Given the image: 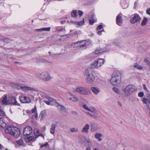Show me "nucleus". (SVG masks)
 <instances>
[{
    "label": "nucleus",
    "instance_id": "obj_1",
    "mask_svg": "<svg viewBox=\"0 0 150 150\" xmlns=\"http://www.w3.org/2000/svg\"><path fill=\"white\" fill-rule=\"evenodd\" d=\"M83 108L85 110L88 111L86 112V114L91 117H94L96 119L99 118L100 116L97 112V110L94 107L89 108L86 104H83Z\"/></svg>",
    "mask_w": 150,
    "mask_h": 150
},
{
    "label": "nucleus",
    "instance_id": "obj_2",
    "mask_svg": "<svg viewBox=\"0 0 150 150\" xmlns=\"http://www.w3.org/2000/svg\"><path fill=\"white\" fill-rule=\"evenodd\" d=\"M5 132L6 133L9 134L16 138H18L20 135V132L19 129L13 126H11L7 127Z\"/></svg>",
    "mask_w": 150,
    "mask_h": 150
},
{
    "label": "nucleus",
    "instance_id": "obj_3",
    "mask_svg": "<svg viewBox=\"0 0 150 150\" xmlns=\"http://www.w3.org/2000/svg\"><path fill=\"white\" fill-rule=\"evenodd\" d=\"M136 90V87L135 86L131 85H127L122 90L123 96L127 97L129 96Z\"/></svg>",
    "mask_w": 150,
    "mask_h": 150
},
{
    "label": "nucleus",
    "instance_id": "obj_4",
    "mask_svg": "<svg viewBox=\"0 0 150 150\" xmlns=\"http://www.w3.org/2000/svg\"><path fill=\"white\" fill-rule=\"evenodd\" d=\"M76 91L83 95H87L91 92L86 87L79 86L76 88L74 92Z\"/></svg>",
    "mask_w": 150,
    "mask_h": 150
},
{
    "label": "nucleus",
    "instance_id": "obj_5",
    "mask_svg": "<svg viewBox=\"0 0 150 150\" xmlns=\"http://www.w3.org/2000/svg\"><path fill=\"white\" fill-rule=\"evenodd\" d=\"M120 76L117 72H114L110 80L111 84L114 85H117L120 82Z\"/></svg>",
    "mask_w": 150,
    "mask_h": 150
},
{
    "label": "nucleus",
    "instance_id": "obj_6",
    "mask_svg": "<svg viewBox=\"0 0 150 150\" xmlns=\"http://www.w3.org/2000/svg\"><path fill=\"white\" fill-rule=\"evenodd\" d=\"M36 76L40 79L44 81H49L51 79L50 74L47 72H44L40 74H37Z\"/></svg>",
    "mask_w": 150,
    "mask_h": 150
},
{
    "label": "nucleus",
    "instance_id": "obj_7",
    "mask_svg": "<svg viewBox=\"0 0 150 150\" xmlns=\"http://www.w3.org/2000/svg\"><path fill=\"white\" fill-rule=\"evenodd\" d=\"M105 62L103 59H99L96 60L92 64H90V67L93 68H98L103 64Z\"/></svg>",
    "mask_w": 150,
    "mask_h": 150
},
{
    "label": "nucleus",
    "instance_id": "obj_8",
    "mask_svg": "<svg viewBox=\"0 0 150 150\" xmlns=\"http://www.w3.org/2000/svg\"><path fill=\"white\" fill-rule=\"evenodd\" d=\"M132 18L130 20V23L132 24H134L139 22L141 18L138 14L134 13L132 15Z\"/></svg>",
    "mask_w": 150,
    "mask_h": 150
},
{
    "label": "nucleus",
    "instance_id": "obj_9",
    "mask_svg": "<svg viewBox=\"0 0 150 150\" xmlns=\"http://www.w3.org/2000/svg\"><path fill=\"white\" fill-rule=\"evenodd\" d=\"M93 68L90 67V65L89 67L87 68L85 71V77L92 76H94V71L92 69Z\"/></svg>",
    "mask_w": 150,
    "mask_h": 150
},
{
    "label": "nucleus",
    "instance_id": "obj_10",
    "mask_svg": "<svg viewBox=\"0 0 150 150\" xmlns=\"http://www.w3.org/2000/svg\"><path fill=\"white\" fill-rule=\"evenodd\" d=\"M71 97L69 96L67 94H66V96L69 100L74 102H77L79 101L78 98L75 95L70 93H69Z\"/></svg>",
    "mask_w": 150,
    "mask_h": 150
},
{
    "label": "nucleus",
    "instance_id": "obj_11",
    "mask_svg": "<svg viewBox=\"0 0 150 150\" xmlns=\"http://www.w3.org/2000/svg\"><path fill=\"white\" fill-rule=\"evenodd\" d=\"M32 132V130L31 127L29 126H27L24 129L23 134L24 136H29Z\"/></svg>",
    "mask_w": 150,
    "mask_h": 150
},
{
    "label": "nucleus",
    "instance_id": "obj_12",
    "mask_svg": "<svg viewBox=\"0 0 150 150\" xmlns=\"http://www.w3.org/2000/svg\"><path fill=\"white\" fill-rule=\"evenodd\" d=\"M8 104H11L13 105H18L19 104L17 103L15 97L14 96L9 97L8 100Z\"/></svg>",
    "mask_w": 150,
    "mask_h": 150
},
{
    "label": "nucleus",
    "instance_id": "obj_13",
    "mask_svg": "<svg viewBox=\"0 0 150 150\" xmlns=\"http://www.w3.org/2000/svg\"><path fill=\"white\" fill-rule=\"evenodd\" d=\"M19 99L21 102L23 103H30L31 102L30 98L26 96H20Z\"/></svg>",
    "mask_w": 150,
    "mask_h": 150
},
{
    "label": "nucleus",
    "instance_id": "obj_14",
    "mask_svg": "<svg viewBox=\"0 0 150 150\" xmlns=\"http://www.w3.org/2000/svg\"><path fill=\"white\" fill-rule=\"evenodd\" d=\"M85 78L86 83L88 84H91L93 83L95 79V76H94L85 77Z\"/></svg>",
    "mask_w": 150,
    "mask_h": 150
},
{
    "label": "nucleus",
    "instance_id": "obj_15",
    "mask_svg": "<svg viewBox=\"0 0 150 150\" xmlns=\"http://www.w3.org/2000/svg\"><path fill=\"white\" fill-rule=\"evenodd\" d=\"M56 104L58 110L61 113H63L66 112V110L64 106L60 105L59 103L57 102H56Z\"/></svg>",
    "mask_w": 150,
    "mask_h": 150
},
{
    "label": "nucleus",
    "instance_id": "obj_16",
    "mask_svg": "<svg viewBox=\"0 0 150 150\" xmlns=\"http://www.w3.org/2000/svg\"><path fill=\"white\" fill-rule=\"evenodd\" d=\"M31 112L33 114L32 116V118L33 119H37L38 117V115L36 106H35L34 108L32 109Z\"/></svg>",
    "mask_w": 150,
    "mask_h": 150
},
{
    "label": "nucleus",
    "instance_id": "obj_17",
    "mask_svg": "<svg viewBox=\"0 0 150 150\" xmlns=\"http://www.w3.org/2000/svg\"><path fill=\"white\" fill-rule=\"evenodd\" d=\"M58 123V122H56L52 124L50 129V132L51 134H54L56 126H57V124Z\"/></svg>",
    "mask_w": 150,
    "mask_h": 150
},
{
    "label": "nucleus",
    "instance_id": "obj_18",
    "mask_svg": "<svg viewBox=\"0 0 150 150\" xmlns=\"http://www.w3.org/2000/svg\"><path fill=\"white\" fill-rule=\"evenodd\" d=\"M122 15V14H118L116 18V23L119 25H120V24H122L123 23V20Z\"/></svg>",
    "mask_w": 150,
    "mask_h": 150
},
{
    "label": "nucleus",
    "instance_id": "obj_19",
    "mask_svg": "<svg viewBox=\"0 0 150 150\" xmlns=\"http://www.w3.org/2000/svg\"><path fill=\"white\" fill-rule=\"evenodd\" d=\"M21 88L24 91H36V90L34 88L28 86H21Z\"/></svg>",
    "mask_w": 150,
    "mask_h": 150
},
{
    "label": "nucleus",
    "instance_id": "obj_20",
    "mask_svg": "<svg viewBox=\"0 0 150 150\" xmlns=\"http://www.w3.org/2000/svg\"><path fill=\"white\" fill-rule=\"evenodd\" d=\"M89 127V125L88 124H86L82 129L81 131V132L86 134L88 133Z\"/></svg>",
    "mask_w": 150,
    "mask_h": 150
},
{
    "label": "nucleus",
    "instance_id": "obj_21",
    "mask_svg": "<svg viewBox=\"0 0 150 150\" xmlns=\"http://www.w3.org/2000/svg\"><path fill=\"white\" fill-rule=\"evenodd\" d=\"M25 139L26 142L27 143H28L30 141H34L35 140L36 138L34 136H30L25 137Z\"/></svg>",
    "mask_w": 150,
    "mask_h": 150
},
{
    "label": "nucleus",
    "instance_id": "obj_22",
    "mask_svg": "<svg viewBox=\"0 0 150 150\" xmlns=\"http://www.w3.org/2000/svg\"><path fill=\"white\" fill-rule=\"evenodd\" d=\"M91 90L92 92L96 95H97L100 92L99 88L96 87H91Z\"/></svg>",
    "mask_w": 150,
    "mask_h": 150
},
{
    "label": "nucleus",
    "instance_id": "obj_23",
    "mask_svg": "<svg viewBox=\"0 0 150 150\" xmlns=\"http://www.w3.org/2000/svg\"><path fill=\"white\" fill-rule=\"evenodd\" d=\"M94 16L92 15L91 16L89 20V23L91 25H93V23L96 21V20L94 19Z\"/></svg>",
    "mask_w": 150,
    "mask_h": 150
},
{
    "label": "nucleus",
    "instance_id": "obj_24",
    "mask_svg": "<svg viewBox=\"0 0 150 150\" xmlns=\"http://www.w3.org/2000/svg\"><path fill=\"white\" fill-rule=\"evenodd\" d=\"M81 42H82L81 43L80 45H79L80 47H84L89 45V42H88L86 40L81 41Z\"/></svg>",
    "mask_w": 150,
    "mask_h": 150
},
{
    "label": "nucleus",
    "instance_id": "obj_25",
    "mask_svg": "<svg viewBox=\"0 0 150 150\" xmlns=\"http://www.w3.org/2000/svg\"><path fill=\"white\" fill-rule=\"evenodd\" d=\"M102 136V134L99 133H97L94 135L95 137L99 141H101L102 140V139L100 138V137Z\"/></svg>",
    "mask_w": 150,
    "mask_h": 150
},
{
    "label": "nucleus",
    "instance_id": "obj_26",
    "mask_svg": "<svg viewBox=\"0 0 150 150\" xmlns=\"http://www.w3.org/2000/svg\"><path fill=\"white\" fill-rule=\"evenodd\" d=\"M17 144L19 146H25V144L23 140L22 139H20L19 140L16 141Z\"/></svg>",
    "mask_w": 150,
    "mask_h": 150
},
{
    "label": "nucleus",
    "instance_id": "obj_27",
    "mask_svg": "<svg viewBox=\"0 0 150 150\" xmlns=\"http://www.w3.org/2000/svg\"><path fill=\"white\" fill-rule=\"evenodd\" d=\"M81 42L80 41L76 42L74 43H73L71 44V46L74 47H80V45L81 43Z\"/></svg>",
    "mask_w": 150,
    "mask_h": 150
},
{
    "label": "nucleus",
    "instance_id": "obj_28",
    "mask_svg": "<svg viewBox=\"0 0 150 150\" xmlns=\"http://www.w3.org/2000/svg\"><path fill=\"white\" fill-rule=\"evenodd\" d=\"M79 139L82 143L86 144L87 139H86L85 137L81 136L79 137Z\"/></svg>",
    "mask_w": 150,
    "mask_h": 150
},
{
    "label": "nucleus",
    "instance_id": "obj_29",
    "mask_svg": "<svg viewBox=\"0 0 150 150\" xmlns=\"http://www.w3.org/2000/svg\"><path fill=\"white\" fill-rule=\"evenodd\" d=\"M113 90L114 92H115V93H117L119 94L122 96H123V95H122V93H123L121 92L117 88H116L115 87H114L113 88Z\"/></svg>",
    "mask_w": 150,
    "mask_h": 150
},
{
    "label": "nucleus",
    "instance_id": "obj_30",
    "mask_svg": "<svg viewBox=\"0 0 150 150\" xmlns=\"http://www.w3.org/2000/svg\"><path fill=\"white\" fill-rule=\"evenodd\" d=\"M2 102L3 104L6 105H7L8 104V100L7 99V97L6 95H5L4 96L2 100Z\"/></svg>",
    "mask_w": 150,
    "mask_h": 150
},
{
    "label": "nucleus",
    "instance_id": "obj_31",
    "mask_svg": "<svg viewBox=\"0 0 150 150\" xmlns=\"http://www.w3.org/2000/svg\"><path fill=\"white\" fill-rule=\"evenodd\" d=\"M46 98L49 101L51 102H54L56 104V102H57L55 99L51 97L50 96H47L46 97Z\"/></svg>",
    "mask_w": 150,
    "mask_h": 150
},
{
    "label": "nucleus",
    "instance_id": "obj_32",
    "mask_svg": "<svg viewBox=\"0 0 150 150\" xmlns=\"http://www.w3.org/2000/svg\"><path fill=\"white\" fill-rule=\"evenodd\" d=\"M134 67L139 70H142L143 69V67L139 65L137 63H135L134 65Z\"/></svg>",
    "mask_w": 150,
    "mask_h": 150
},
{
    "label": "nucleus",
    "instance_id": "obj_33",
    "mask_svg": "<svg viewBox=\"0 0 150 150\" xmlns=\"http://www.w3.org/2000/svg\"><path fill=\"white\" fill-rule=\"evenodd\" d=\"M105 51L101 49H98L95 50V52L96 54H98L100 53H101Z\"/></svg>",
    "mask_w": 150,
    "mask_h": 150
},
{
    "label": "nucleus",
    "instance_id": "obj_34",
    "mask_svg": "<svg viewBox=\"0 0 150 150\" xmlns=\"http://www.w3.org/2000/svg\"><path fill=\"white\" fill-rule=\"evenodd\" d=\"M147 21V19L146 17H144V18L143 20H142V23H141V25L142 26H144L146 25Z\"/></svg>",
    "mask_w": 150,
    "mask_h": 150
},
{
    "label": "nucleus",
    "instance_id": "obj_35",
    "mask_svg": "<svg viewBox=\"0 0 150 150\" xmlns=\"http://www.w3.org/2000/svg\"><path fill=\"white\" fill-rule=\"evenodd\" d=\"M77 11L76 10H73L71 12V16L72 17L75 18L77 17V15L76 14Z\"/></svg>",
    "mask_w": 150,
    "mask_h": 150
},
{
    "label": "nucleus",
    "instance_id": "obj_36",
    "mask_svg": "<svg viewBox=\"0 0 150 150\" xmlns=\"http://www.w3.org/2000/svg\"><path fill=\"white\" fill-rule=\"evenodd\" d=\"M34 133L36 137V138H37L39 136V134H40L39 130L38 129H35L34 130Z\"/></svg>",
    "mask_w": 150,
    "mask_h": 150
},
{
    "label": "nucleus",
    "instance_id": "obj_37",
    "mask_svg": "<svg viewBox=\"0 0 150 150\" xmlns=\"http://www.w3.org/2000/svg\"><path fill=\"white\" fill-rule=\"evenodd\" d=\"M143 102L146 105V106L147 107L148 105H149L148 104L150 102L149 100L146 98H144L142 100Z\"/></svg>",
    "mask_w": 150,
    "mask_h": 150
},
{
    "label": "nucleus",
    "instance_id": "obj_38",
    "mask_svg": "<svg viewBox=\"0 0 150 150\" xmlns=\"http://www.w3.org/2000/svg\"><path fill=\"white\" fill-rule=\"evenodd\" d=\"M98 129L97 126L92 125L91 126V131L93 132H94L96 131Z\"/></svg>",
    "mask_w": 150,
    "mask_h": 150
},
{
    "label": "nucleus",
    "instance_id": "obj_39",
    "mask_svg": "<svg viewBox=\"0 0 150 150\" xmlns=\"http://www.w3.org/2000/svg\"><path fill=\"white\" fill-rule=\"evenodd\" d=\"M76 24L79 25V26L83 25L84 23V19H83V21H80L79 22H74Z\"/></svg>",
    "mask_w": 150,
    "mask_h": 150
},
{
    "label": "nucleus",
    "instance_id": "obj_40",
    "mask_svg": "<svg viewBox=\"0 0 150 150\" xmlns=\"http://www.w3.org/2000/svg\"><path fill=\"white\" fill-rule=\"evenodd\" d=\"M0 116H5V113L4 111L1 109V107L0 106Z\"/></svg>",
    "mask_w": 150,
    "mask_h": 150
},
{
    "label": "nucleus",
    "instance_id": "obj_41",
    "mask_svg": "<svg viewBox=\"0 0 150 150\" xmlns=\"http://www.w3.org/2000/svg\"><path fill=\"white\" fill-rule=\"evenodd\" d=\"M41 29H42V30L43 31H49L50 30V27L43 28H42Z\"/></svg>",
    "mask_w": 150,
    "mask_h": 150
},
{
    "label": "nucleus",
    "instance_id": "obj_42",
    "mask_svg": "<svg viewBox=\"0 0 150 150\" xmlns=\"http://www.w3.org/2000/svg\"><path fill=\"white\" fill-rule=\"evenodd\" d=\"M70 131L71 132H78V129L77 128H73L70 129Z\"/></svg>",
    "mask_w": 150,
    "mask_h": 150
},
{
    "label": "nucleus",
    "instance_id": "obj_43",
    "mask_svg": "<svg viewBox=\"0 0 150 150\" xmlns=\"http://www.w3.org/2000/svg\"><path fill=\"white\" fill-rule=\"evenodd\" d=\"M40 148H42L43 147H47V146L48 145V143L47 142H46L44 144H40Z\"/></svg>",
    "mask_w": 150,
    "mask_h": 150
},
{
    "label": "nucleus",
    "instance_id": "obj_44",
    "mask_svg": "<svg viewBox=\"0 0 150 150\" xmlns=\"http://www.w3.org/2000/svg\"><path fill=\"white\" fill-rule=\"evenodd\" d=\"M103 27V26L102 25H99L98 26L97 28V30L98 31H100L99 30L102 29Z\"/></svg>",
    "mask_w": 150,
    "mask_h": 150
},
{
    "label": "nucleus",
    "instance_id": "obj_45",
    "mask_svg": "<svg viewBox=\"0 0 150 150\" xmlns=\"http://www.w3.org/2000/svg\"><path fill=\"white\" fill-rule=\"evenodd\" d=\"M1 40L5 42H8L9 41V39L8 38L2 39Z\"/></svg>",
    "mask_w": 150,
    "mask_h": 150
},
{
    "label": "nucleus",
    "instance_id": "obj_46",
    "mask_svg": "<svg viewBox=\"0 0 150 150\" xmlns=\"http://www.w3.org/2000/svg\"><path fill=\"white\" fill-rule=\"evenodd\" d=\"M86 143H87L88 145L89 146L91 145V143L90 141L89 140V139H87L86 141Z\"/></svg>",
    "mask_w": 150,
    "mask_h": 150
},
{
    "label": "nucleus",
    "instance_id": "obj_47",
    "mask_svg": "<svg viewBox=\"0 0 150 150\" xmlns=\"http://www.w3.org/2000/svg\"><path fill=\"white\" fill-rule=\"evenodd\" d=\"M144 95V93L143 92H139L138 94V96L140 97H142Z\"/></svg>",
    "mask_w": 150,
    "mask_h": 150
},
{
    "label": "nucleus",
    "instance_id": "obj_48",
    "mask_svg": "<svg viewBox=\"0 0 150 150\" xmlns=\"http://www.w3.org/2000/svg\"><path fill=\"white\" fill-rule=\"evenodd\" d=\"M78 13L79 16L80 17L82 16L83 14V12L80 10H79L78 11Z\"/></svg>",
    "mask_w": 150,
    "mask_h": 150
},
{
    "label": "nucleus",
    "instance_id": "obj_49",
    "mask_svg": "<svg viewBox=\"0 0 150 150\" xmlns=\"http://www.w3.org/2000/svg\"><path fill=\"white\" fill-rule=\"evenodd\" d=\"M143 87L145 91H146L147 92H148V91L147 88H146V86L145 85L143 84Z\"/></svg>",
    "mask_w": 150,
    "mask_h": 150
},
{
    "label": "nucleus",
    "instance_id": "obj_50",
    "mask_svg": "<svg viewBox=\"0 0 150 150\" xmlns=\"http://www.w3.org/2000/svg\"><path fill=\"white\" fill-rule=\"evenodd\" d=\"M146 12L147 14L150 15V8L147 9Z\"/></svg>",
    "mask_w": 150,
    "mask_h": 150
},
{
    "label": "nucleus",
    "instance_id": "obj_51",
    "mask_svg": "<svg viewBox=\"0 0 150 150\" xmlns=\"http://www.w3.org/2000/svg\"><path fill=\"white\" fill-rule=\"evenodd\" d=\"M103 31H104V30L103 29L101 31H98L97 33L98 35H101V33Z\"/></svg>",
    "mask_w": 150,
    "mask_h": 150
},
{
    "label": "nucleus",
    "instance_id": "obj_52",
    "mask_svg": "<svg viewBox=\"0 0 150 150\" xmlns=\"http://www.w3.org/2000/svg\"><path fill=\"white\" fill-rule=\"evenodd\" d=\"M58 32H60L62 31H65V30L64 28H61L57 30Z\"/></svg>",
    "mask_w": 150,
    "mask_h": 150
},
{
    "label": "nucleus",
    "instance_id": "obj_53",
    "mask_svg": "<svg viewBox=\"0 0 150 150\" xmlns=\"http://www.w3.org/2000/svg\"><path fill=\"white\" fill-rule=\"evenodd\" d=\"M43 101L44 103H45L47 105H50V103L49 101L44 100Z\"/></svg>",
    "mask_w": 150,
    "mask_h": 150
},
{
    "label": "nucleus",
    "instance_id": "obj_54",
    "mask_svg": "<svg viewBox=\"0 0 150 150\" xmlns=\"http://www.w3.org/2000/svg\"><path fill=\"white\" fill-rule=\"evenodd\" d=\"M85 150H91V147L90 146H87Z\"/></svg>",
    "mask_w": 150,
    "mask_h": 150
},
{
    "label": "nucleus",
    "instance_id": "obj_55",
    "mask_svg": "<svg viewBox=\"0 0 150 150\" xmlns=\"http://www.w3.org/2000/svg\"><path fill=\"white\" fill-rule=\"evenodd\" d=\"M144 61L147 64L148 63L150 62L147 59H144Z\"/></svg>",
    "mask_w": 150,
    "mask_h": 150
},
{
    "label": "nucleus",
    "instance_id": "obj_56",
    "mask_svg": "<svg viewBox=\"0 0 150 150\" xmlns=\"http://www.w3.org/2000/svg\"><path fill=\"white\" fill-rule=\"evenodd\" d=\"M40 114L41 115V117L42 118V117H43L44 116V112L42 111L40 113Z\"/></svg>",
    "mask_w": 150,
    "mask_h": 150
},
{
    "label": "nucleus",
    "instance_id": "obj_57",
    "mask_svg": "<svg viewBox=\"0 0 150 150\" xmlns=\"http://www.w3.org/2000/svg\"><path fill=\"white\" fill-rule=\"evenodd\" d=\"M42 28L40 29H37L35 30V31L37 32H39L40 31H43L42 30Z\"/></svg>",
    "mask_w": 150,
    "mask_h": 150
},
{
    "label": "nucleus",
    "instance_id": "obj_58",
    "mask_svg": "<svg viewBox=\"0 0 150 150\" xmlns=\"http://www.w3.org/2000/svg\"><path fill=\"white\" fill-rule=\"evenodd\" d=\"M39 136H41L44 139V136L43 135V134L41 133H40V134H39Z\"/></svg>",
    "mask_w": 150,
    "mask_h": 150
},
{
    "label": "nucleus",
    "instance_id": "obj_59",
    "mask_svg": "<svg viewBox=\"0 0 150 150\" xmlns=\"http://www.w3.org/2000/svg\"><path fill=\"white\" fill-rule=\"evenodd\" d=\"M147 109H149V114L150 115V108H149V105H147Z\"/></svg>",
    "mask_w": 150,
    "mask_h": 150
},
{
    "label": "nucleus",
    "instance_id": "obj_60",
    "mask_svg": "<svg viewBox=\"0 0 150 150\" xmlns=\"http://www.w3.org/2000/svg\"><path fill=\"white\" fill-rule=\"evenodd\" d=\"M147 64L149 66V70H150V62L149 63H148Z\"/></svg>",
    "mask_w": 150,
    "mask_h": 150
},
{
    "label": "nucleus",
    "instance_id": "obj_61",
    "mask_svg": "<svg viewBox=\"0 0 150 150\" xmlns=\"http://www.w3.org/2000/svg\"><path fill=\"white\" fill-rule=\"evenodd\" d=\"M118 104L120 106H122V104H121V103H120V102H118Z\"/></svg>",
    "mask_w": 150,
    "mask_h": 150
},
{
    "label": "nucleus",
    "instance_id": "obj_62",
    "mask_svg": "<svg viewBox=\"0 0 150 150\" xmlns=\"http://www.w3.org/2000/svg\"><path fill=\"white\" fill-rule=\"evenodd\" d=\"M14 63L16 64H21V63L18 62H15Z\"/></svg>",
    "mask_w": 150,
    "mask_h": 150
},
{
    "label": "nucleus",
    "instance_id": "obj_63",
    "mask_svg": "<svg viewBox=\"0 0 150 150\" xmlns=\"http://www.w3.org/2000/svg\"><path fill=\"white\" fill-rule=\"evenodd\" d=\"M49 54H50V56H53V55H54V54H52L51 55V52H49Z\"/></svg>",
    "mask_w": 150,
    "mask_h": 150
},
{
    "label": "nucleus",
    "instance_id": "obj_64",
    "mask_svg": "<svg viewBox=\"0 0 150 150\" xmlns=\"http://www.w3.org/2000/svg\"><path fill=\"white\" fill-rule=\"evenodd\" d=\"M93 150H99L97 148H94Z\"/></svg>",
    "mask_w": 150,
    "mask_h": 150
}]
</instances>
